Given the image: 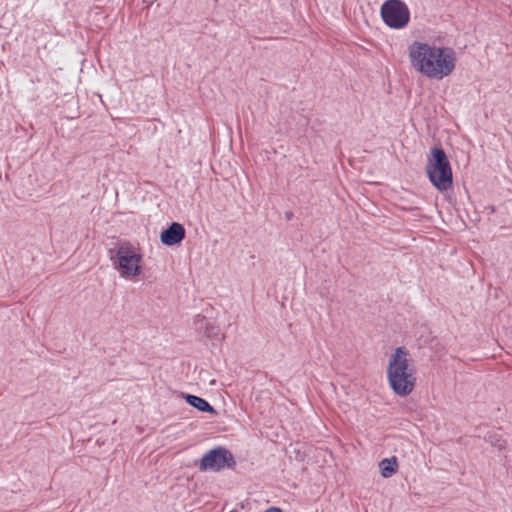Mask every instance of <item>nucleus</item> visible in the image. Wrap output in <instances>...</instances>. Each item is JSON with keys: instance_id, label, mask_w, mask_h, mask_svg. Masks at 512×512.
Here are the masks:
<instances>
[{"instance_id": "nucleus-7", "label": "nucleus", "mask_w": 512, "mask_h": 512, "mask_svg": "<svg viewBox=\"0 0 512 512\" xmlns=\"http://www.w3.org/2000/svg\"><path fill=\"white\" fill-rule=\"evenodd\" d=\"M185 237L184 227L177 222H173L160 235L161 242L165 245L172 246L180 243Z\"/></svg>"}, {"instance_id": "nucleus-11", "label": "nucleus", "mask_w": 512, "mask_h": 512, "mask_svg": "<svg viewBox=\"0 0 512 512\" xmlns=\"http://www.w3.org/2000/svg\"><path fill=\"white\" fill-rule=\"evenodd\" d=\"M498 449L504 448V441L497 440V442L494 444Z\"/></svg>"}, {"instance_id": "nucleus-9", "label": "nucleus", "mask_w": 512, "mask_h": 512, "mask_svg": "<svg viewBox=\"0 0 512 512\" xmlns=\"http://www.w3.org/2000/svg\"><path fill=\"white\" fill-rule=\"evenodd\" d=\"M381 475L384 478H389L394 475L398 468L396 457L385 458L379 463Z\"/></svg>"}, {"instance_id": "nucleus-4", "label": "nucleus", "mask_w": 512, "mask_h": 512, "mask_svg": "<svg viewBox=\"0 0 512 512\" xmlns=\"http://www.w3.org/2000/svg\"><path fill=\"white\" fill-rule=\"evenodd\" d=\"M110 260L123 278L131 279L141 274L142 255L129 242L120 243L115 250V255L110 256Z\"/></svg>"}, {"instance_id": "nucleus-3", "label": "nucleus", "mask_w": 512, "mask_h": 512, "mask_svg": "<svg viewBox=\"0 0 512 512\" xmlns=\"http://www.w3.org/2000/svg\"><path fill=\"white\" fill-rule=\"evenodd\" d=\"M426 173L430 182L439 191H447L452 187L453 174L451 165L442 148L434 147L431 149L426 163Z\"/></svg>"}, {"instance_id": "nucleus-2", "label": "nucleus", "mask_w": 512, "mask_h": 512, "mask_svg": "<svg viewBox=\"0 0 512 512\" xmlns=\"http://www.w3.org/2000/svg\"><path fill=\"white\" fill-rule=\"evenodd\" d=\"M387 378L396 395L405 397L413 392L416 385V369L406 348L398 347L391 354Z\"/></svg>"}, {"instance_id": "nucleus-1", "label": "nucleus", "mask_w": 512, "mask_h": 512, "mask_svg": "<svg viewBox=\"0 0 512 512\" xmlns=\"http://www.w3.org/2000/svg\"><path fill=\"white\" fill-rule=\"evenodd\" d=\"M411 66L429 79L442 80L456 67V53L451 47L414 41L408 47Z\"/></svg>"}, {"instance_id": "nucleus-12", "label": "nucleus", "mask_w": 512, "mask_h": 512, "mask_svg": "<svg viewBox=\"0 0 512 512\" xmlns=\"http://www.w3.org/2000/svg\"><path fill=\"white\" fill-rule=\"evenodd\" d=\"M285 217L287 220H291L293 218V213L291 211H287L285 213Z\"/></svg>"}, {"instance_id": "nucleus-5", "label": "nucleus", "mask_w": 512, "mask_h": 512, "mask_svg": "<svg viewBox=\"0 0 512 512\" xmlns=\"http://www.w3.org/2000/svg\"><path fill=\"white\" fill-rule=\"evenodd\" d=\"M383 22L392 29H402L409 23L410 10L402 0H386L380 8Z\"/></svg>"}, {"instance_id": "nucleus-10", "label": "nucleus", "mask_w": 512, "mask_h": 512, "mask_svg": "<svg viewBox=\"0 0 512 512\" xmlns=\"http://www.w3.org/2000/svg\"><path fill=\"white\" fill-rule=\"evenodd\" d=\"M264 512H282V510L278 507H269L268 509H266Z\"/></svg>"}, {"instance_id": "nucleus-6", "label": "nucleus", "mask_w": 512, "mask_h": 512, "mask_svg": "<svg viewBox=\"0 0 512 512\" xmlns=\"http://www.w3.org/2000/svg\"><path fill=\"white\" fill-rule=\"evenodd\" d=\"M235 465L233 454L224 447L211 449L203 455L199 463L200 471H220Z\"/></svg>"}, {"instance_id": "nucleus-8", "label": "nucleus", "mask_w": 512, "mask_h": 512, "mask_svg": "<svg viewBox=\"0 0 512 512\" xmlns=\"http://www.w3.org/2000/svg\"><path fill=\"white\" fill-rule=\"evenodd\" d=\"M184 398L189 405L201 412L216 413L215 409L204 398L191 394H186Z\"/></svg>"}]
</instances>
